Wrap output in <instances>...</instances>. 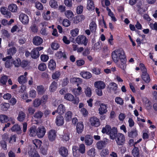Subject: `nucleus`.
<instances>
[{
  "label": "nucleus",
  "instance_id": "obj_56",
  "mask_svg": "<svg viewBox=\"0 0 157 157\" xmlns=\"http://www.w3.org/2000/svg\"><path fill=\"white\" fill-rule=\"evenodd\" d=\"M11 129L12 131H19L21 130V128L18 124H16L13 125Z\"/></svg>",
  "mask_w": 157,
  "mask_h": 157
},
{
  "label": "nucleus",
  "instance_id": "obj_31",
  "mask_svg": "<svg viewBox=\"0 0 157 157\" xmlns=\"http://www.w3.org/2000/svg\"><path fill=\"white\" fill-rule=\"evenodd\" d=\"M25 114L24 112L22 111H20L19 113L17 119L19 121H23L25 118Z\"/></svg>",
  "mask_w": 157,
  "mask_h": 157
},
{
  "label": "nucleus",
  "instance_id": "obj_42",
  "mask_svg": "<svg viewBox=\"0 0 157 157\" xmlns=\"http://www.w3.org/2000/svg\"><path fill=\"white\" fill-rule=\"evenodd\" d=\"M134 7L135 10L138 11H141L143 9L141 2L139 1Z\"/></svg>",
  "mask_w": 157,
  "mask_h": 157
},
{
  "label": "nucleus",
  "instance_id": "obj_1",
  "mask_svg": "<svg viewBox=\"0 0 157 157\" xmlns=\"http://www.w3.org/2000/svg\"><path fill=\"white\" fill-rule=\"evenodd\" d=\"M113 61L117 63L119 61L126 58L123 49L119 48L113 51L111 54Z\"/></svg>",
  "mask_w": 157,
  "mask_h": 157
},
{
  "label": "nucleus",
  "instance_id": "obj_23",
  "mask_svg": "<svg viewBox=\"0 0 157 157\" xmlns=\"http://www.w3.org/2000/svg\"><path fill=\"white\" fill-rule=\"evenodd\" d=\"M65 108L63 105L61 104L58 105L57 112L60 115L63 114L65 113Z\"/></svg>",
  "mask_w": 157,
  "mask_h": 157
},
{
  "label": "nucleus",
  "instance_id": "obj_38",
  "mask_svg": "<svg viewBox=\"0 0 157 157\" xmlns=\"http://www.w3.org/2000/svg\"><path fill=\"white\" fill-rule=\"evenodd\" d=\"M57 88V83L55 81L52 82L49 87V90L51 92H54Z\"/></svg>",
  "mask_w": 157,
  "mask_h": 157
},
{
  "label": "nucleus",
  "instance_id": "obj_13",
  "mask_svg": "<svg viewBox=\"0 0 157 157\" xmlns=\"http://www.w3.org/2000/svg\"><path fill=\"white\" fill-rule=\"evenodd\" d=\"M90 122L93 126L98 127L100 125L99 120L95 117H91L90 119Z\"/></svg>",
  "mask_w": 157,
  "mask_h": 157
},
{
  "label": "nucleus",
  "instance_id": "obj_8",
  "mask_svg": "<svg viewBox=\"0 0 157 157\" xmlns=\"http://www.w3.org/2000/svg\"><path fill=\"white\" fill-rule=\"evenodd\" d=\"M98 108V113L100 115L106 113L107 112V108L108 105L104 103H101L99 105Z\"/></svg>",
  "mask_w": 157,
  "mask_h": 157
},
{
  "label": "nucleus",
  "instance_id": "obj_20",
  "mask_svg": "<svg viewBox=\"0 0 157 157\" xmlns=\"http://www.w3.org/2000/svg\"><path fill=\"white\" fill-rule=\"evenodd\" d=\"M0 11L1 13L3 15H5V17L7 18H10V17L11 13L8 11L6 8L4 7H2L0 9Z\"/></svg>",
  "mask_w": 157,
  "mask_h": 157
},
{
  "label": "nucleus",
  "instance_id": "obj_16",
  "mask_svg": "<svg viewBox=\"0 0 157 157\" xmlns=\"http://www.w3.org/2000/svg\"><path fill=\"white\" fill-rule=\"evenodd\" d=\"M27 73L25 72L23 75H21L18 78V81L20 84H22L27 82V79L26 76Z\"/></svg>",
  "mask_w": 157,
  "mask_h": 157
},
{
  "label": "nucleus",
  "instance_id": "obj_62",
  "mask_svg": "<svg viewBox=\"0 0 157 157\" xmlns=\"http://www.w3.org/2000/svg\"><path fill=\"white\" fill-rule=\"evenodd\" d=\"M92 72L96 75H99L101 73V70L98 68H94L92 70Z\"/></svg>",
  "mask_w": 157,
  "mask_h": 157
},
{
  "label": "nucleus",
  "instance_id": "obj_26",
  "mask_svg": "<svg viewBox=\"0 0 157 157\" xmlns=\"http://www.w3.org/2000/svg\"><path fill=\"white\" fill-rule=\"evenodd\" d=\"M40 56L39 52L36 50L35 48L33 49L31 52V56L33 59H36Z\"/></svg>",
  "mask_w": 157,
  "mask_h": 157
},
{
  "label": "nucleus",
  "instance_id": "obj_44",
  "mask_svg": "<svg viewBox=\"0 0 157 157\" xmlns=\"http://www.w3.org/2000/svg\"><path fill=\"white\" fill-rule=\"evenodd\" d=\"M64 13L66 17L68 19L72 18L74 16L73 12L70 10L65 11Z\"/></svg>",
  "mask_w": 157,
  "mask_h": 157
},
{
  "label": "nucleus",
  "instance_id": "obj_45",
  "mask_svg": "<svg viewBox=\"0 0 157 157\" xmlns=\"http://www.w3.org/2000/svg\"><path fill=\"white\" fill-rule=\"evenodd\" d=\"M69 135V132L67 131L64 130L63 134L62 135V138L63 140L66 141H68L70 139Z\"/></svg>",
  "mask_w": 157,
  "mask_h": 157
},
{
  "label": "nucleus",
  "instance_id": "obj_28",
  "mask_svg": "<svg viewBox=\"0 0 157 157\" xmlns=\"http://www.w3.org/2000/svg\"><path fill=\"white\" fill-rule=\"evenodd\" d=\"M73 156L75 157H78L80 155L79 151L78 150V147L77 146H74L72 148Z\"/></svg>",
  "mask_w": 157,
  "mask_h": 157
},
{
  "label": "nucleus",
  "instance_id": "obj_34",
  "mask_svg": "<svg viewBox=\"0 0 157 157\" xmlns=\"http://www.w3.org/2000/svg\"><path fill=\"white\" fill-rule=\"evenodd\" d=\"M56 63L53 59H51L48 63V67L51 70H53L56 68Z\"/></svg>",
  "mask_w": 157,
  "mask_h": 157
},
{
  "label": "nucleus",
  "instance_id": "obj_49",
  "mask_svg": "<svg viewBox=\"0 0 157 157\" xmlns=\"http://www.w3.org/2000/svg\"><path fill=\"white\" fill-rule=\"evenodd\" d=\"M50 6L53 8H56L58 7V4L57 2L55 0H51L49 2Z\"/></svg>",
  "mask_w": 157,
  "mask_h": 157
},
{
  "label": "nucleus",
  "instance_id": "obj_40",
  "mask_svg": "<svg viewBox=\"0 0 157 157\" xmlns=\"http://www.w3.org/2000/svg\"><path fill=\"white\" fill-rule=\"evenodd\" d=\"M109 86L110 87V89L114 90L115 94H117V84L114 82H112L110 83Z\"/></svg>",
  "mask_w": 157,
  "mask_h": 157
},
{
  "label": "nucleus",
  "instance_id": "obj_60",
  "mask_svg": "<svg viewBox=\"0 0 157 157\" xmlns=\"http://www.w3.org/2000/svg\"><path fill=\"white\" fill-rule=\"evenodd\" d=\"M109 153V150L107 149H104L102 150L100 153L101 157H104Z\"/></svg>",
  "mask_w": 157,
  "mask_h": 157
},
{
  "label": "nucleus",
  "instance_id": "obj_12",
  "mask_svg": "<svg viewBox=\"0 0 157 157\" xmlns=\"http://www.w3.org/2000/svg\"><path fill=\"white\" fill-rule=\"evenodd\" d=\"M43 42V40L40 37L36 36L33 37V43L36 46H39Z\"/></svg>",
  "mask_w": 157,
  "mask_h": 157
},
{
  "label": "nucleus",
  "instance_id": "obj_29",
  "mask_svg": "<svg viewBox=\"0 0 157 157\" xmlns=\"http://www.w3.org/2000/svg\"><path fill=\"white\" fill-rule=\"evenodd\" d=\"M80 75L83 78L86 79L90 78L92 77L91 73L88 71L82 72L80 73Z\"/></svg>",
  "mask_w": 157,
  "mask_h": 157
},
{
  "label": "nucleus",
  "instance_id": "obj_41",
  "mask_svg": "<svg viewBox=\"0 0 157 157\" xmlns=\"http://www.w3.org/2000/svg\"><path fill=\"white\" fill-rule=\"evenodd\" d=\"M1 109L3 111H7L10 107L9 104L6 103H2L0 105Z\"/></svg>",
  "mask_w": 157,
  "mask_h": 157
},
{
  "label": "nucleus",
  "instance_id": "obj_2",
  "mask_svg": "<svg viewBox=\"0 0 157 157\" xmlns=\"http://www.w3.org/2000/svg\"><path fill=\"white\" fill-rule=\"evenodd\" d=\"M115 139L117 144L118 146H121L124 144L125 141V137L122 133H118Z\"/></svg>",
  "mask_w": 157,
  "mask_h": 157
},
{
  "label": "nucleus",
  "instance_id": "obj_9",
  "mask_svg": "<svg viewBox=\"0 0 157 157\" xmlns=\"http://www.w3.org/2000/svg\"><path fill=\"white\" fill-rule=\"evenodd\" d=\"M48 137L50 141L51 142L54 141L56 137V131L52 129L49 130L48 132Z\"/></svg>",
  "mask_w": 157,
  "mask_h": 157
},
{
  "label": "nucleus",
  "instance_id": "obj_47",
  "mask_svg": "<svg viewBox=\"0 0 157 157\" xmlns=\"http://www.w3.org/2000/svg\"><path fill=\"white\" fill-rule=\"evenodd\" d=\"M70 81L72 83L77 82L78 83L77 84V86H78L79 85V84L82 82V79L78 78H72L70 79Z\"/></svg>",
  "mask_w": 157,
  "mask_h": 157
},
{
  "label": "nucleus",
  "instance_id": "obj_36",
  "mask_svg": "<svg viewBox=\"0 0 157 157\" xmlns=\"http://www.w3.org/2000/svg\"><path fill=\"white\" fill-rule=\"evenodd\" d=\"M64 98L67 100L70 101H73L74 99V97L71 94L68 93L65 94Z\"/></svg>",
  "mask_w": 157,
  "mask_h": 157
},
{
  "label": "nucleus",
  "instance_id": "obj_63",
  "mask_svg": "<svg viewBox=\"0 0 157 157\" xmlns=\"http://www.w3.org/2000/svg\"><path fill=\"white\" fill-rule=\"evenodd\" d=\"M79 152L82 153L83 154L85 152V146L84 144H81L79 145V148L78 149Z\"/></svg>",
  "mask_w": 157,
  "mask_h": 157
},
{
  "label": "nucleus",
  "instance_id": "obj_61",
  "mask_svg": "<svg viewBox=\"0 0 157 157\" xmlns=\"http://www.w3.org/2000/svg\"><path fill=\"white\" fill-rule=\"evenodd\" d=\"M115 101L117 104L122 105L124 104V101L121 98L117 97L115 98Z\"/></svg>",
  "mask_w": 157,
  "mask_h": 157
},
{
  "label": "nucleus",
  "instance_id": "obj_25",
  "mask_svg": "<svg viewBox=\"0 0 157 157\" xmlns=\"http://www.w3.org/2000/svg\"><path fill=\"white\" fill-rule=\"evenodd\" d=\"M37 128L35 126L31 127L29 130V135L31 136H35L37 135Z\"/></svg>",
  "mask_w": 157,
  "mask_h": 157
},
{
  "label": "nucleus",
  "instance_id": "obj_3",
  "mask_svg": "<svg viewBox=\"0 0 157 157\" xmlns=\"http://www.w3.org/2000/svg\"><path fill=\"white\" fill-rule=\"evenodd\" d=\"M0 121L2 123H6L9 121H11L12 124L15 123L14 119L12 117H9L8 116L3 114L0 115Z\"/></svg>",
  "mask_w": 157,
  "mask_h": 157
},
{
  "label": "nucleus",
  "instance_id": "obj_7",
  "mask_svg": "<svg viewBox=\"0 0 157 157\" xmlns=\"http://www.w3.org/2000/svg\"><path fill=\"white\" fill-rule=\"evenodd\" d=\"M12 59V57L11 56H7L2 58L3 61H6L5 65L6 68H9L12 66L13 61Z\"/></svg>",
  "mask_w": 157,
  "mask_h": 157
},
{
  "label": "nucleus",
  "instance_id": "obj_10",
  "mask_svg": "<svg viewBox=\"0 0 157 157\" xmlns=\"http://www.w3.org/2000/svg\"><path fill=\"white\" fill-rule=\"evenodd\" d=\"M8 138V135L6 134H4L2 136V140L0 141V144L2 147L5 150L7 149L6 141Z\"/></svg>",
  "mask_w": 157,
  "mask_h": 157
},
{
  "label": "nucleus",
  "instance_id": "obj_14",
  "mask_svg": "<svg viewBox=\"0 0 157 157\" xmlns=\"http://www.w3.org/2000/svg\"><path fill=\"white\" fill-rule=\"evenodd\" d=\"M94 87L98 89H103L106 86L104 82L102 81H98L94 82Z\"/></svg>",
  "mask_w": 157,
  "mask_h": 157
},
{
  "label": "nucleus",
  "instance_id": "obj_39",
  "mask_svg": "<svg viewBox=\"0 0 157 157\" xmlns=\"http://www.w3.org/2000/svg\"><path fill=\"white\" fill-rule=\"evenodd\" d=\"M111 129L110 125L107 124L105 127L103 128L101 132L103 133H106L108 135Z\"/></svg>",
  "mask_w": 157,
  "mask_h": 157
},
{
  "label": "nucleus",
  "instance_id": "obj_51",
  "mask_svg": "<svg viewBox=\"0 0 157 157\" xmlns=\"http://www.w3.org/2000/svg\"><path fill=\"white\" fill-rule=\"evenodd\" d=\"M84 93L86 96L90 97L92 94V91L90 87L88 86L85 88Z\"/></svg>",
  "mask_w": 157,
  "mask_h": 157
},
{
  "label": "nucleus",
  "instance_id": "obj_21",
  "mask_svg": "<svg viewBox=\"0 0 157 157\" xmlns=\"http://www.w3.org/2000/svg\"><path fill=\"white\" fill-rule=\"evenodd\" d=\"M86 8L89 11L94 10L95 9L94 4L92 0H87Z\"/></svg>",
  "mask_w": 157,
  "mask_h": 157
},
{
  "label": "nucleus",
  "instance_id": "obj_27",
  "mask_svg": "<svg viewBox=\"0 0 157 157\" xmlns=\"http://www.w3.org/2000/svg\"><path fill=\"white\" fill-rule=\"evenodd\" d=\"M83 128L84 125L82 122H80L77 124L76 127V130L78 133H81L83 131Z\"/></svg>",
  "mask_w": 157,
  "mask_h": 157
},
{
  "label": "nucleus",
  "instance_id": "obj_6",
  "mask_svg": "<svg viewBox=\"0 0 157 157\" xmlns=\"http://www.w3.org/2000/svg\"><path fill=\"white\" fill-rule=\"evenodd\" d=\"M37 136L38 138L43 137L45 135L46 130L44 127L43 126H39L36 129Z\"/></svg>",
  "mask_w": 157,
  "mask_h": 157
},
{
  "label": "nucleus",
  "instance_id": "obj_5",
  "mask_svg": "<svg viewBox=\"0 0 157 157\" xmlns=\"http://www.w3.org/2000/svg\"><path fill=\"white\" fill-rule=\"evenodd\" d=\"M80 140L82 141L85 140V143L86 145H91L93 143V140L92 137L88 135H86L85 137L81 136Z\"/></svg>",
  "mask_w": 157,
  "mask_h": 157
},
{
  "label": "nucleus",
  "instance_id": "obj_43",
  "mask_svg": "<svg viewBox=\"0 0 157 157\" xmlns=\"http://www.w3.org/2000/svg\"><path fill=\"white\" fill-rule=\"evenodd\" d=\"M106 10L108 12V14L111 17L112 20L114 21H117L116 19L111 10L108 7L106 8Z\"/></svg>",
  "mask_w": 157,
  "mask_h": 157
},
{
  "label": "nucleus",
  "instance_id": "obj_53",
  "mask_svg": "<svg viewBox=\"0 0 157 157\" xmlns=\"http://www.w3.org/2000/svg\"><path fill=\"white\" fill-rule=\"evenodd\" d=\"M132 154L134 157H139V150L137 147H135L132 150Z\"/></svg>",
  "mask_w": 157,
  "mask_h": 157
},
{
  "label": "nucleus",
  "instance_id": "obj_50",
  "mask_svg": "<svg viewBox=\"0 0 157 157\" xmlns=\"http://www.w3.org/2000/svg\"><path fill=\"white\" fill-rule=\"evenodd\" d=\"M16 49L15 47H12L7 50V52L8 55L11 56L14 54L16 52Z\"/></svg>",
  "mask_w": 157,
  "mask_h": 157
},
{
  "label": "nucleus",
  "instance_id": "obj_19",
  "mask_svg": "<svg viewBox=\"0 0 157 157\" xmlns=\"http://www.w3.org/2000/svg\"><path fill=\"white\" fill-rule=\"evenodd\" d=\"M59 153L62 157H66L68 155V150L65 147H62L59 149Z\"/></svg>",
  "mask_w": 157,
  "mask_h": 157
},
{
  "label": "nucleus",
  "instance_id": "obj_18",
  "mask_svg": "<svg viewBox=\"0 0 157 157\" xmlns=\"http://www.w3.org/2000/svg\"><path fill=\"white\" fill-rule=\"evenodd\" d=\"M55 123L58 126L62 125L64 123V119L63 117L61 115L57 116L56 119Z\"/></svg>",
  "mask_w": 157,
  "mask_h": 157
},
{
  "label": "nucleus",
  "instance_id": "obj_15",
  "mask_svg": "<svg viewBox=\"0 0 157 157\" xmlns=\"http://www.w3.org/2000/svg\"><path fill=\"white\" fill-rule=\"evenodd\" d=\"M19 18L20 21L24 24H27L29 22V18L26 14L21 13L20 14Z\"/></svg>",
  "mask_w": 157,
  "mask_h": 157
},
{
  "label": "nucleus",
  "instance_id": "obj_22",
  "mask_svg": "<svg viewBox=\"0 0 157 157\" xmlns=\"http://www.w3.org/2000/svg\"><path fill=\"white\" fill-rule=\"evenodd\" d=\"M126 58L122 60H120L117 64L118 67L120 68L123 70H124L126 68Z\"/></svg>",
  "mask_w": 157,
  "mask_h": 157
},
{
  "label": "nucleus",
  "instance_id": "obj_55",
  "mask_svg": "<svg viewBox=\"0 0 157 157\" xmlns=\"http://www.w3.org/2000/svg\"><path fill=\"white\" fill-rule=\"evenodd\" d=\"M60 75V73L59 71H56L53 73L52 75V78L53 79H58Z\"/></svg>",
  "mask_w": 157,
  "mask_h": 157
},
{
  "label": "nucleus",
  "instance_id": "obj_54",
  "mask_svg": "<svg viewBox=\"0 0 157 157\" xmlns=\"http://www.w3.org/2000/svg\"><path fill=\"white\" fill-rule=\"evenodd\" d=\"M29 154L31 157H40L39 154L36 151H30L29 152Z\"/></svg>",
  "mask_w": 157,
  "mask_h": 157
},
{
  "label": "nucleus",
  "instance_id": "obj_4",
  "mask_svg": "<svg viewBox=\"0 0 157 157\" xmlns=\"http://www.w3.org/2000/svg\"><path fill=\"white\" fill-rule=\"evenodd\" d=\"M76 41L79 44H83L85 46H86L87 45L88 40L84 36L80 35L76 38Z\"/></svg>",
  "mask_w": 157,
  "mask_h": 157
},
{
  "label": "nucleus",
  "instance_id": "obj_52",
  "mask_svg": "<svg viewBox=\"0 0 157 157\" xmlns=\"http://www.w3.org/2000/svg\"><path fill=\"white\" fill-rule=\"evenodd\" d=\"M143 74L142 75V78L143 80L146 83H148L150 81V77L149 75L147 72L145 73L144 75V78H143Z\"/></svg>",
  "mask_w": 157,
  "mask_h": 157
},
{
  "label": "nucleus",
  "instance_id": "obj_46",
  "mask_svg": "<svg viewBox=\"0 0 157 157\" xmlns=\"http://www.w3.org/2000/svg\"><path fill=\"white\" fill-rule=\"evenodd\" d=\"M9 10L12 12H15L17 10V7L16 5L12 4L8 6Z\"/></svg>",
  "mask_w": 157,
  "mask_h": 157
},
{
  "label": "nucleus",
  "instance_id": "obj_64",
  "mask_svg": "<svg viewBox=\"0 0 157 157\" xmlns=\"http://www.w3.org/2000/svg\"><path fill=\"white\" fill-rule=\"evenodd\" d=\"M48 96L47 95H44L40 100L41 103L45 104L48 101Z\"/></svg>",
  "mask_w": 157,
  "mask_h": 157
},
{
  "label": "nucleus",
  "instance_id": "obj_11",
  "mask_svg": "<svg viewBox=\"0 0 157 157\" xmlns=\"http://www.w3.org/2000/svg\"><path fill=\"white\" fill-rule=\"evenodd\" d=\"M117 133V128L113 127L112 128L108 135H109V138L111 139L114 140L116 137Z\"/></svg>",
  "mask_w": 157,
  "mask_h": 157
},
{
  "label": "nucleus",
  "instance_id": "obj_57",
  "mask_svg": "<svg viewBox=\"0 0 157 157\" xmlns=\"http://www.w3.org/2000/svg\"><path fill=\"white\" fill-rule=\"evenodd\" d=\"M38 69L41 71H44L47 68L46 64L44 63H41L39 64L38 66Z\"/></svg>",
  "mask_w": 157,
  "mask_h": 157
},
{
  "label": "nucleus",
  "instance_id": "obj_37",
  "mask_svg": "<svg viewBox=\"0 0 157 157\" xmlns=\"http://www.w3.org/2000/svg\"><path fill=\"white\" fill-rule=\"evenodd\" d=\"M32 142L34 146L36 147V148H39L41 145V141L38 139H35L33 140Z\"/></svg>",
  "mask_w": 157,
  "mask_h": 157
},
{
  "label": "nucleus",
  "instance_id": "obj_32",
  "mask_svg": "<svg viewBox=\"0 0 157 157\" xmlns=\"http://www.w3.org/2000/svg\"><path fill=\"white\" fill-rule=\"evenodd\" d=\"M90 29L92 32H96L97 25L94 21H92L89 25Z\"/></svg>",
  "mask_w": 157,
  "mask_h": 157
},
{
  "label": "nucleus",
  "instance_id": "obj_30",
  "mask_svg": "<svg viewBox=\"0 0 157 157\" xmlns=\"http://www.w3.org/2000/svg\"><path fill=\"white\" fill-rule=\"evenodd\" d=\"M138 135L137 131L136 128L132 129L131 132H128V136L132 138L136 137Z\"/></svg>",
  "mask_w": 157,
  "mask_h": 157
},
{
  "label": "nucleus",
  "instance_id": "obj_33",
  "mask_svg": "<svg viewBox=\"0 0 157 157\" xmlns=\"http://www.w3.org/2000/svg\"><path fill=\"white\" fill-rule=\"evenodd\" d=\"M36 90L38 94L40 95L44 94L45 91V89L42 85L37 86Z\"/></svg>",
  "mask_w": 157,
  "mask_h": 157
},
{
  "label": "nucleus",
  "instance_id": "obj_24",
  "mask_svg": "<svg viewBox=\"0 0 157 157\" xmlns=\"http://www.w3.org/2000/svg\"><path fill=\"white\" fill-rule=\"evenodd\" d=\"M55 55L58 59H60L63 58L64 59H66L67 58L66 52H63L61 51H58L56 53Z\"/></svg>",
  "mask_w": 157,
  "mask_h": 157
},
{
  "label": "nucleus",
  "instance_id": "obj_35",
  "mask_svg": "<svg viewBox=\"0 0 157 157\" xmlns=\"http://www.w3.org/2000/svg\"><path fill=\"white\" fill-rule=\"evenodd\" d=\"M72 113L70 111H67L65 114L64 118L66 121L67 122L70 121L72 118Z\"/></svg>",
  "mask_w": 157,
  "mask_h": 157
},
{
  "label": "nucleus",
  "instance_id": "obj_17",
  "mask_svg": "<svg viewBox=\"0 0 157 157\" xmlns=\"http://www.w3.org/2000/svg\"><path fill=\"white\" fill-rule=\"evenodd\" d=\"M106 142H108V140L106 139L105 140L98 141L96 144L97 148L99 150H101L106 145Z\"/></svg>",
  "mask_w": 157,
  "mask_h": 157
},
{
  "label": "nucleus",
  "instance_id": "obj_58",
  "mask_svg": "<svg viewBox=\"0 0 157 157\" xmlns=\"http://www.w3.org/2000/svg\"><path fill=\"white\" fill-rule=\"evenodd\" d=\"M78 33L79 29L77 28H75L71 31V34L73 37L76 36L78 34Z\"/></svg>",
  "mask_w": 157,
  "mask_h": 157
},
{
  "label": "nucleus",
  "instance_id": "obj_48",
  "mask_svg": "<svg viewBox=\"0 0 157 157\" xmlns=\"http://www.w3.org/2000/svg\"><path fill=\"white\" fill-rule=\"evenodd\" d=\"M74 94L76 96H78L81 94L82 92V88L78 86L77 88L74 89Z\"/></svg>",
  "mask_w": 157,
  "mask_h": 157
},
{
  "label": "nucleus",
  "instance_id": "obj_59",
  "mask_svg": "<svg viewBox=\"0 0 157 157\" xmlns=\"http://www.w3.org/2000/svg\"><path fill=\"white\" fill-rule=\"evenodd\" d=\"M95 149L94 148H92L88 151L87 154L90 156H94L95 155Z\"/></svg>",
  "mask_w": 157,
  "mask_h": 157
}]
</instances>
